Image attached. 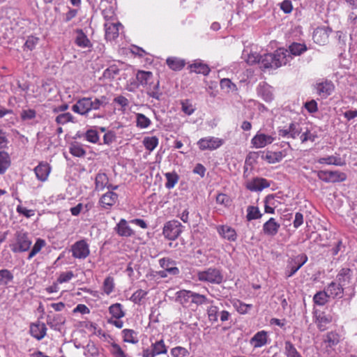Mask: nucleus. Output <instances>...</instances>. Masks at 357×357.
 <instances>
[{"label": "nucleus", "instance_id": "33", "mask_svg": "<svg viewBox=\"0 0 357 357\" xmlns=\"http://www.w3.org/2000/svg\"><path fill=\"white\" fill-rule=\"evenodd\" d=\"M136 78L142 86L151 85L153 73L149 71L139 70L137 73Z\"/></svg>", "mask_w": 357, "mask_h": 357}, {"label": "nucleus", "instance_id": "48", "mask_svg": "<svg viewBox=\"0 0 357 357\" xmlns=\"http://www.w3.org/2000/svg\"><path fill=\"white\" fill-rule=\"evenodd\" d=\"M317 137V135L315 132H313L308 128H306L305 131H301L300 140L302 144H305L307 142H314Z\"/></svg>", "mask_w": 357, "mask_h": 357}, {"label": "nucleus", "instance_id": "54", "mask_svg": "<svg viewBox=\"0 0 357 357\" xmlns=\"http://www.w3.org/2000/svg\"><path fill=\"white\" fill-rule=\"evenodd\" d=\"M207 309L208 320L211 322H217L218 320L219 308L213 303Z\"/></svg>", "mask_w": 357, "mask_h": 357}, {"label": "nucleus", "instance_id": "1", "mask_svg": "<svg viewBox=\"0 0 357 357\" xmlns=\"http://www.w3.org/2000/svg\"><path fill=\"white\" fill-rule=\"evenodd\" d=\"M167 346L163 339L151 342L150 347L143 348L142 355L143 357H169Z\"/></svg>", "mask_w": 357, "mask_h": 357}, {"label": "nucleus", "instance_id": "49", "mask_svg": "<svg viewBox=\"0 0 357 357\" xmlns=\"http://www.w3.org/2000/svg\"><path fill=\"white\" fill-rule=\"evenodd\" d=\"M284 354L287 357H302L290 341L284 342Z\"/></svg>", "mask_w": 357, "mask_h": 357}, {"label": "nucleus", "instance_id": "12", "mask_svg": "<svg viewBox=\"0 0 357 357\" xmlns=\"http://www.w3.org/2000/svg\"><path fill=\"white\" fill-rule=\"evenodd\" d=\"M275 60V66L280 68L289 63L292 59L291 55L289 53L288 50L284 48H278L273 53Z\"/></svg>", "mask_w": 357, "mask_h": 357}, {"label": "nucleus", "instance_id": "8", "mask_svg": "<svg viewBox=\"0 0 357 357\" xmlns=\"http://www.w3.org/2000/svg\"><path fill=\"white\" fill-rule=\"evenodd\" d=\"M307 261V257L299 255L291 259L287 265L285 275L287 278L293 276Z\"/></svg>", "mask_w": 357, "mask_h": 357}, {"label": "nucleus", "instance_id": "61", "mask_svg": "<svg viewBox=\"0 0 357 357\" xmlns=\"http://www.w3.org/2000/svg\"><path fill=\"white\" fill-rule=\"evenodd\" d=\"M75 277L73 271H69L66 272H62L59 274L56 282L59 284H63L69 282Z\"/></svg>", "mask_w": 357, "mask_h": 357}, {"label": "nucleus", "instance_id": "10", "mask_svg": "<svg viewBox=\"0 0 357 357\" xmlns=\"http://www.w3.org/2000/svg\"><path fill=\"white\" fill-rule=\"evenodd\" d=\"M275 138V135H266L258 131L251 139V144L255 149H261L272 144Z\"/></svg>", "mask_w": 357, "mask_h": 357}, {"label": "nucleus", "instance_id": "37", "mask_svg": "<svg viewBox=\"0 0 357 357\" xmlns=\"http://www.w3.org/2000/svg\"><path fill=\"white\" fill-rule=\"evenodd\" d=\"M96 190H102L105 188H107L109 183V179L106 174L98 173L96 176Z\"/></svg>", "mask_w": 357, "mask_h": 357}, {"label": "nucleus", "instance_id": "51", "mask_svg": "<svg viewBox=\"0 0 357 357\" xmlns=\"http://www.w3.org/2000/svg\"><path fill=\"white\" fill-rule=\"evenodd\" d=\"M328 298H329V296L324 289V291L317 292L314 296L313 301L315 304L322 306L327 303Z\"/></svg>", "mask_w": 357, "mask_h": 357}, {"label": "nucleus", "instance_id": "6", "mask_svg": "<svg viewBox=\"0 0 357 357\" xmlns=\"http://www.w3.org/2000/svg\"><path fill=\"white\" fill-rule=\"evenodd\" d=\"M182 225L178 220H170L163 227L162 234L169 240H175L182 232Z\"/></svg>", "mask_w": 357, "mask_h": 357}, {"label": "nucleus", "instance_id": "57", "mask_svg": "<svg viewBox=\"0 0 357 357\" xmlns=\"http://www.w3.org/2000/svg\"><path fill=\"white\" fill-rule=\"evenodd\" d=\"M289 137L292 139H296L297 137H300L302 129L299 124L291 123L289 126Z\"/></svg>", "mask_w": 357, "mask_h": 357}, {"label": "nucleus", "instance_id": "11", "mask_svg": "<svg viewBox=\"0 0 357 357\" xmlns=\"http://www.w3.org/2000/svg\"><path fill=\"white\" fill-rule=\"evenodd\" d=\"M268 333L266 331H260L256 333L250 340V344L253 348H260L270 343Z\"/></svg>", "mask_w": 357, "mask_h": 357}, {"label": "nucleus", "instance_id": "9", "mask_svg": "<svg viewBox=\"0 0 357 357\" xmlns=\"http://www.w3.org/2000/svg\"><path fill=\"white\" fill-rule=\"evenodd\" d=\"M71 252L75 259H86L90 254L89 245L84 239L78 241L72 245Z\"/></svg>", "mask_w": 357, "mask_h": 357}, {"label": "nucleus", "instance_id": "2", "mask_svg": "<svg viewBox=\"0 0 357 357\" xmlns=\"http://www.w3.org/2000/svg\"><path fill=\"white\" fill-rule=\"evenodd\" d=\"M197 278L201 282L219 284L223 281V275L217 268H208L197 273Z\"/></svg>", "mask_w": 357, "mask_h": 357}, {"label": "nucleus", "instance_id": "30", "mask_svg": "<svg viewBox=\"0 0 357 357\" xmlns=\"http://www.w3.org/2000/svg\"><path fill=\"white\" fill-rule=\"evenodd\" d=\"M89 98L91 111L100 109V107L106 106L109 102L108 98L105 96H102L99 98H93L91 97Z\"/></svg>", "mask_w": 357, "mask_h": 357}, {"label": "nucleus", "instance_id": "16", "mask_svg": "<svg viewBox=\"0 0 357 357\" xmlns=\"http://www.w3.org/2000/svg\"><path fill=\"white\" fill-rule=\"evenodd\" d=\"M269 186L270 183L263 178H255L248 181L246 184V188L253 192L261 191Z\"/></svg>", "mask_w": 357, "mask_h": 357}, {"label": "nucleus", "instance_id": "28", "mask_svg": "<svg viewBox=\"0 0 357 357\" xmlns=\"http://www.w3.org/2000/svg\"><path fill=\"white\" fill-rule=\"evenodd\" d=\"M352 271L349 268H342L337 273L336 278L339 284L346 286L350 283Z\"/></svg>", "mask_w": 357, "mask_h": 357}, {"label": "nucleus", "instance_id": "3", "mask_svg": "<svg viewBox=\"0 0 357 357\" xmlns=\"http://www.w3.org/2000/svg\"><path fill=\"white\" fill-rule=\"evenodd\" d=\"M32 242L26 232L17 231L15 236V242L10 245L13 252H23L29 250Z\"/></svg>", "mask_w": 357, "mask_h": 357}, {"label": "nucleus", "instance_id": "62", "mask_svg": "<svg viewBox=\"0 0 357 357\" xmlns=\"http://www.w3.org/2000/svg\"><path fill=\"white\" fill-rule=\"evenodd\" d=\"M85 139L93 144H96L99 141V135L96 130H88L85 133Z\"/></svg>", "mask_w": 357, "mask_h": 357}, {"label": "nucleus", "instance_id": "22", "mask_svg": "<svg viewBox=\"0 0 357 357\" xmlns=\"http://www.w3.org/2000/svg\"><path fill=\"white\" fill-rule=\"evenodd\" d=\"M120 26H122L121 23L107 22L105 24V38L107 40H112L117 38L119 33Z\"/></svg>", "mask_w": 357, "mask_h": 357}, {"label": "nucleus", "instance_id": "64", "mask_svg": "<svg viewBox=\"0 0 357 357\" xmlns=\"http://www.w3.org/2000/svg\"><path fill=\"white\" fill-rule=\"evenodd\" d=\"M182 111L188 114L191 115L195 110V106L189 100H185L181 102Z\"/></svg>", "mask_w": 357, "mask_h": 357}, {"label": "nucleus", "instance_id": "31", "mask_svg": "<svg viewBox=\"0 0 357 357\" xmlns=\"http://www.w3.org/2000/svg\"><path fill=\"white\" fill-rule=\"evenodd\" d=\"M274 58L273 54H265L261 56L259 67L264 69H276L277 67L275 66L276 63H275Z\"/></svg>", "mask_w": 357, "mask_h": 357}, {"label": "nucleus", "instance_id": "42", "mask_svg": "<svg viewBox=\"0 0 357 357\" xmlns=\"http://www.w3.org/2000/svg\"><path fill=\"white\" fill-rule=\"evenodd\" d=\"M115 288L114 280L111 276H107L103 281L102 289L107 296L112 294Z\"/></svg>", "mask_w": 357, "mask_h": 357}, {"label": "nucleus", "instance_id": "34", "mask_svg": "<svg viewBox=\"0 0 357 357\" xmlns=\"http://www.w3.org/2000/svg\"><path fill=\"white\" fill-rule=\"evenodd\" d=\"M284 155L282 151H267L263 158L270 164H274L280 162Z\"/></svg>", "mask_w": 357, "mask_h": 357}, {"label": "nucleus", "instance_id": "26", "mask_svg": "<svg viewBox=\"0 0 357 357\" xmlns=\"http://www.w3.org/2000/svg\"><path fill=\"white\" fill-rule=\"evenodd\" d=\"M75 33L76 37L75 38V43L78 47L81 48H90L92 47V43L82 29H77Z\"/></svg>", "mask_w": 357, "mask_h": 357}, {"label": "nucleus", "instance_id": "50", "mask_svg": "<svg viewBox=\"0 0 357 357\" xmlns=\"http://www.w3.org/2000/svg\"><path fill=\"white\" fill-rule=\"evenodd\" d=\"M136 123L137 126L142 129L146 128L151 125V120L146 117L144 114L137 113L136 114Z\"/></svg>", "mask_w": 357, "mask_h": 357}, {"label": "nucleus", "instance_id": "60", "mask_svg": "<svg viewBox=\"0 0 357 357\" xmlns=\"http://www.w3.org/2000/svg\"><path fill=\"white\" fill-rule=\"evenodd\" d=\"M70 153L76 157H82L86 154L85 150L78 144H74L70 146Z\"/></svg>", "mask_w": 357, "mask_h": 357}, {"label": "nucleus", "instance_id": "46", "mask_svg": "<svg viewBox=\"0 0 357 357\" xmlns=\"http://www.w3.org/2000/svg\"><path fill=\"white\" fill-rule=\"evenodd\" d=\"M123 341L128 343L136 344L138 342L137 333L132 329L122 331Z\"/></svg>", "mask_w": 357, "mask_h": 357}, {"label": "nucleus", "instance_id": "5", "mask_svg": "<svg viewBox=\"0 0 357 357\" xmlns=\"http://www.w3.org/2000/svg\"><path fill=\"white\" fill-rule=\"evenodd\" d=\"M314 89L321 98H326L333 92L335 86L331 80L319 79L314 84Z\"/></svg>", "mask_w": 357, "mask_h": 357}, {"label": "nucleus", "instance_id": "35", "mask_svg": "<svg viewBox=\"0 0 357 357\" xmlns=\"http://www.w3.org/2000/svg\"><path fill=\"white\" fill-rule=\"evenodd\" d=\"M10 163L9 154L4 151H0V174H3L6 172L10 166Z\"/></svg>", "mask_w": 357, "mask_h": 357}, {"label": "nucleus", "instance_id": "63", "mask_svg": "<svg viewBox=\"0 0 357 357\" xmlns=\"http://www.w3.org/2000/svg\"><path fill=\"white\" fill-rule=\"evenodd\" d=\"M328 36L322 29H317L314 31L313 39L317 43H325Z\"/></svg>", "mask_w": 357, "mask_h": 357}, {"label": "nucleus", "instance_id": "27", "mask_svg": "<svg viewBox=\"0 0 357 357\" xmlns=\"http://www.w3.org/2000/svg\"><path fill=\"white\" fill-rule=\"evenodd\" d=\"M317 162L321 165L344 166L346 162L339 155H328L319 158Z\"/></svg>", "mask_w": 357, "mask_h": 357}, {"label": "nucleus", "instance_id": "19", "mask_svg": "<svg viewBox=\"0 0 357 357\" xmlns=\"http://www.w3.org/2000/svg\"><path fill=\"white\" fill-rule=\"evenodd\" d=\"M193 291L182 289L176 293V301L184 307L192 306Z\"/></svg>", "mask_w": 357, "mask_h": 357}, {"label": "nucleus", "instance_id": "7", "mask_svg": "<svg viewBox=\"0 0 357 357\" xmlns=\"http://www.w3.org/2000/svg\"><path fill=\"white\" fill-rule=\"evenodd\" d=\"M224 144L222 139L208 136L201 138L197 143L201 151H214L220 148Z\"/></svg>", "mask_w": 357, "mask_h": 357}, {"label": "nucleus", "instance_id": "4", "mask_svg": "<svg viewBox=\"0 0 357 357\" xmlns=\"http://www.w3.org/2000/svg\"><path fill=\"white\" fill-rule=\"evenodd\" d=\"M317 176L325 183L342 182L347 179V174L340 171L319 170Z\"/></svg>", "mask_w": 357, "mask_h": 357}, {"label": "nucleus", "instance_id": "24", "mask_svg": "<svg viewBox=\"0 0 357 357\" xmlns=\"http://www.w3.org/2000/svg\"><path fill=\"white\" fill-rule=\"evenodd\" d=\"M280 227V225L275 219L271 218L263 225V231L267 236H274L278 234Z\"/></svg>", "mask_w": 357, "mask_h": 357}, {"label": "nucleus", "instance_id": "32", "mask_svg": "<svg viewBox=\"0 0 357 357\" xmlns=\"http://www.w3.org/2000/svg\"><path fill=\"white\" fill-rule=\"evenodd\" d=\"M108 311L112 315L111 318L121 319L126 314L123 305L119 303L111 305L108 308Z\"/></svg>", "mask_w": 357, "mask_h": 357}, {"label": "nucleus", "instance_id": "55", "mask_svg": "<svg viewBox=\"0 0 357 357\" xmlns=\"http://www.w3.org/2000/svg\"><path fill=\"white\" fill-rule=\"evenodd\" d=\"M234 307L236 308L237 312L241 314H245L252 307V305L246 304L241 301H236L234 303Z\"/></svg>", "mask_w": 357, "mask_h": 357}, {"label": "nucleus", "instance_id": "17", "mask_svg": "<svg viewBox=\"0 0 357 357\" xmlns=\"http://www.w3.org/2000/svg\"><path fill=\"white\" fill-rule=\"evenodd\" d=\"M72 110L82 116H86L90 111L89 98H82L78 100L75 104L72 106Z\"/></svg>", "mask_w": 357, "mask_h": 357}, {"label": "nucleus", "instance_id": "36", "mask_svg": "<svg viewBox=\"0 0 357 357\" xmlns=\"http://www.w3.org/2000/svg\"><path fill=\"white\" fill-rule=\"evenodd\" d=\"M307 50V47L305 44L293 43L289 46V53L293 56H300Z\"/></svg>", "mask_w": 357, "mask_h": 357}, {"label": "nucleus", "instance_id": "23", "mask_svg": "<svg viewBox=\"0 0 357 357\" xmlns=\"http://www.w3.org/2000/svg\"><path fill=\"white\" fill-rule=\"evenodd\" d=\"M325 290L329 298H340L344 294L343 286L335 282H331Z\"/></svg>", "mask_w": 357, "mask_h": 357}, {"label": "nucleus", "instance_id": "15", "mask_svg": "<svg viewBox=\"0 0 357 357\" xmlns=\"http://www.w3.org/2000/svg\"><path fill=\"white\" fill-rule=\"evenodd\" d=\"M47 332V327L45 324L39 321L33 323L30 326V333L32 337L38 340H42L45 335Z\"/></svg>", "mask_w": 357, "mask_h": 357}, {"label": "nucleus", "instance_id": "41", "mask_svg": "<svg viewBox=\"0 0 357 357\" xmlns=\"http://www.w3.org/2000/svg\"><path fill=\"white\" fill-rule=\"evenodd\" d=\"M258 94L266 101L271 102L273 100V95L269 86H260L257 90Z\"/></svg>", "mask_w": 357, "mask_h": 357}, {"label": "nucleus", "instance_id": "40", "mask_svg": "<svg viewBox=\"0 0 357 357\" xmlns=\"http://www.w3.org/2000/svg\"><path fill=\"white\" fill-rule=\"evenodd\" d=\"M144 147L149 152L153 151L158 145L159 139L155 136L145 137L142 142Z\"/></svg>", "mask_w": 357, "mask_h": 357}, {"label": "nucleus", "instance_id": "53", "mask_svg": "<svg viewBox=\"0 0 357 357\" xmlns=\"http://www.w3.org/2000/svg\"><path fill=\"white\" fill-rule=\"evenodd\" d=\"M13 280V275L8 269L0 270V284L7 285Z\"/></svg>", "mask_w": 357, "mask_h": 357}, {"label": "nucleus", "instance_id": "52", "mask_svg": "<svg viewBox=\"0 0 357 357\" xmlns=\"http://www.w3.org/2000/svg\"><path fill=\"white\" fill-rule=\"evenodd\" d=\"M170 353L172 357H190L188 350L181 346L172 348Z\"/></svg>", "mask_w": 357, "mask_h": 357}, {"label": "nucleus", "instance_id": "39", "mask_svg": "<svg viewBox=\"0 0 357 357\" xmlns=\"http://www.w3.org/2000/svg\"><path fill=\"white\" fill-rule=\"evenodd\" d=\"M167 66L173 70H180L185 66V61L176 57H169L167 59Z\"/></svg>", "mask_w": 357, "mask_h": 357}, {"label": "nucleus", "instance_id": "21", "mask_svg": "<svg viewBox=\"0 0 357 357\" xmlns=\"http://www.w3.org/2000/svg\"><path fill=\"white\" fill-rule=\"evenodd\" d=\"M118 195L112 191H108L102 195L99 200L101 206L105 209L110 208L118 200Z\"/></svg>", "mask_w": 357, "mask_h": 357}, {"label": "nucleus", "instance_id": "13", "mask_svg": "<svg viewBox=\"0 0 357 357\" xmlns=\"http://www.w3.org/2000/svg\"><path fill=\"white\" fill-rule=\"evenodd\" d=\"M280 199V197L277 194L267 195L264 201L265 213L274 214L275 209L282 204Z\"/></svg>", "mask_w": 357, "mask_h": 357}, {"label": "nucleus", "instance_id": "38", "mask_svg": "<svg viewBox=\"0 0 357 357\" xmlns=\"http://www.w3.org/2000/svg\"><path fill=\"white\" fill-rule=\"evenodd\" d=\"M212 303H213V301L208 299L205 295L193 291L192 305L195 304L197 306H199Z\"/></svg>", "mask_w": 357, "mask_h": 357}, {"label": "nucleus", "instance_id": "58", "mask_svg": "<svg viewBox=\"0 0 357 357\" xmlns=\"http://www.w3.org/2000/svg\"><path fill=\"white\" fill-rule=\"evenodd\" d=\"M55 121L58 124L64 125L68 122H73V116L70 112L63 113L58 115Z\"/></svg>", "mask_w": 357, "mask_h": 357}, {"label": "nucleus", "instance_id": "29", "mask_svg": "<svg viewBox=\"0 0 357 357\" xmlns=\"http://www.w3.org/2000/svg\"><path fill=\"white\" fill-rule=\"evenodd\" d=\"M190 70L196 73L203 74L207 75L209 74L211 70L208 66L203 63L201 60H196L190 66Z\"/></svg>", "mask_w": 357, "mask_h": 357}, {"label": "nucleus", "instance_id": "44", "mask_svg": "<svg viewBox=\"0 0 357 357\" xmlns=\"http://www.w3.org/2000/svg\"><path fill=\"white\" fill-rule=\"evenodd\" d=\"M46 245V242L44 239L42 238H37L31 252H29L27 259L30 260L32 259L35 255H36L38 252H40L43 248H44Z\"/></svg>", "mask_w": 357, "mask_h": 357}, {"label": "nucleus", "instance_id": "45", "mask_svg": "<svg viewBox=\"0 0 357 357\" xmlns=\"http://www.w3.org/2000/svg\"><path fill=\"white\" fill-rule=\"evenodd\" d=\"M332 321V317L330 315L319 314L317 317V324L319 329L324 331L327 328V325Z\"/></svg>", "mask_w": 357, "mask_h": 357}, {"label": "nucleus", "instance_id": "47", "mask_svg": "<svg viewBox=\"0 0 357 357\" xmlns=\"http://www.w3.org/2000/svg\"><path fill=\"white\" fill-rule=\"evenodd\" d=\"M261 216L262 214L261 213L258 207L254 206H249L247 208L246 218L248 221L259 219L261 218Z\"/></svg>", "mask_w": 357, "mask_h": 357}, {"label": "nucleus", "instance_id": "59", "mask_svg": "<svg viewBox=\"0 0 357 357\" xmlns=\"http://www.w3.org/2000/svg\"><path fill=\"white\" fill-rule=\"evenodd\" d=\"M110 352L114 357H127L121 347L115 342L111 344Z\"/></svg>", "mask_w": 357, "mask_h": 357}, {"label": "nucleus", "instance_id": "18", "mask_svg": "<svg viewBox=\"0 0 357 357\" xmlns=\"http://www.w3.org/2000/svg\"><path fill=\"white\" fill-rule=\"evenodd\" d=\"M159 264L162 269L166 270L169 275H176L179 274V269L176 267L175 261L169 258H162L159 259Z\"/></svg>", "mask_w": 357, "mask_h": 357}, {"label": "nucleus", "instance_id": "20", "mask_svg": "<svg viewBox=\"0 0 357 357\" xmlns=\"http://www.w3.org/2000/svg\"><path fill=\"white\" fill-rule=\"evenodd\" d=\"M219 235L229 241H235L237 238V234L234 228L228 225H219L216 227Z\"/></svg>", "mask_w": 357, "mask_h": 357}, {"label": "nucleus", "instance_id": "43", "mask_svg": "<svg viewBox=\"0 0 357 357\" xmlns=\"http://www.w3.org/2000/svg\"><path fill=\"white\" fill-rule=\"evenodd\" d=\"M165 176L167 180L165 187L167 189L173 188L179 180V176L175 172L165 173Z\"/></svg>", "mask_w": 357, "mask_h": 357}, {"label": "nucleus", "instance_id": "14", "mask_svg": "<svg viewBox=\"0 0 357 357\" xmlns=\"http://www.w3.org/2000/svg\"><path fill=\"white\" fill-rule=\"evenodd\" d=\"M33 170L37 179L45 182L51 172V167L47 162H40Z\"/></svg>", "mask_w": 357, "mask_h": 357}, {"label": "nucleus", "instance_id": "25", "mask_svg": "<svg viewBox=\"0 0 357 357\" xmlns=\"http://www.w3.org/2000/svg\"><path fill=\"white\" fill-rule=\"evenodd\" d=\"M114 231L120 236L130 237L133 235V231L125 219H121L114 227Z\"/></svg>", "mask_w": 357, "mask_h": 357}, {"label": "nucleus", "instance_id": "56", "mask_svg": "<svg viewBox=\"0 0 357 357\" xmlns=\"http://www.w3.org/2000/svg\"><path fill=\"white\" fill-rule=\"evenodd\" d=\"M84 356L86 357H98L99 350L93 343H89L84 348Z\"/></svg>", "mask_w": 357, "mask_h": 357}]
</instances>
